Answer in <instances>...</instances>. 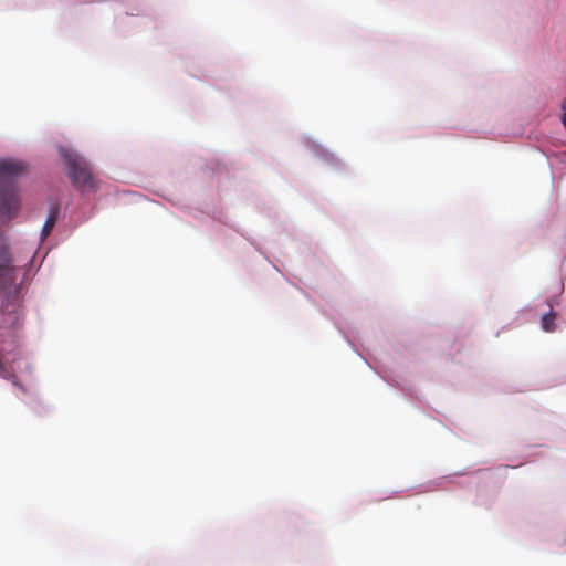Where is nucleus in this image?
Wrapping results in <instances>:
<instances>
[{
  "label": "nucleus",
  "instance_id": "1",
  "mask_svg": "<svg viewBox=\"0 0 566 566\" xmlns=\"http://www.w3.org/2000/svg\"><path fill=\"white\" fill-rule=\"evenodd\" d=\"M27 170V165L18 160H0V220L9 221L18 214L20 199L14 181Z\"/></svg>",
  "mask_w": 566,
  "mask_h": 566
},
{
  "label": "nucleus",
  "instance_id": "2",
  "mask_svg": "<svg viewBox=\"0 0 566 566\" xmlns=\"http://www.w3.org/2000/svg\"><path fill=\"white\" fill-rule=\"evenodd\" d=\"M62 158L67 167V174L73 186L82 190H96L95 180L88 163L77 153L62 148Z\"/></svg>",
  "mask_w": 566,
  "mask_h": 566
},
{
  "label": "nucleus",
  "instance_id": "3",
  "mask_svg": "<svg viewBox=\"0 0 566 566\" xmlns=\"http://www.w3.org/2000/svg\"><path fill=\"white\" fill-rule=\"evenodd\" d=\"M11 255L6 238L0 233V286L10 289L15 281V270L11 266Z\"/></svg>",
  "mask_w": 566,
  "mask_h": 566
},
{
  "label": "nucleus",
  "instance_id": "4",
  "mask_svg": "<svg viewBox=\"0 0 566 566\" xmlns=\"http://www.w3.org/2000/svg\"><path fill=\"white\" fill-rule=\"evenodd\" d=\"M59 214H60V207L59 205H52L49 209V216L43 224V228H42V239H45L52 231V229L54 228L55 223H56V220L59 218Z\"/></svg>",
  "mask_w": 566,
  "mask_h": 566
},
{
  "label": "nucleus",
  "instance_id": "5",
  "mask_svg": "<svg viewBox=\"0 0 566 566\" xmlns=\"http://www.w3.org/2000/svg\"><path fill=\"white\" fill-rule=\"evenodd\" d=\"M555 318H556V313L553 311L543 315L542 322H541L542 328L548 333L554 332L556 329Z\"/></svg>",
  "mask_w": 566,
  "mask_h": 566
},
{
  "label": "nucleus",
  "instance_id": "6",
  "mask_svg": "<svg viewBox=\"0 0 566 566\" xmlns=\"http://www.w3.org/2000/svg\"><path fill=\"white\" fill-rule=\"evenodd\" d=\"M562 108H563L562 122H563L564 126L566 127V99L563 102Z\"/></svg>",
  "mask_w": 566,
  "mask_h": 566
}]
</instances>
